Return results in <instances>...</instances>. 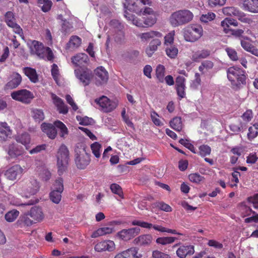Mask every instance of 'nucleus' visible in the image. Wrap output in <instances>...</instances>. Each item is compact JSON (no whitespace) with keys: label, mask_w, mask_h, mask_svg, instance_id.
Listing matches in <instances>:
<instances>
[{"label":"nucleus","mask_w":258,"mask_h":258,"mask_svg":"<svg viewBox=\"0 0 258 258\" xmlns=\"http://www.w3.org/2000/svg\"><path fill=\"white\" fill-rule=\"evenodd\" d=\"M227 75L234 89H239L242 85L246 84L245 72L239 67L236 66L230 67L227 70Z\"/></svg>","instance_id":"nucleus-1"},{"label":"nucleus","mask_w":258,"mask_h":258,"mask_svg":"<svg viewBox=\"0 0 258 258\" xmlns=\"http://www.w3.org/2000/svg\"><path fill=\"white\" fill-rule=\"evenodd\" d=\"M193 17L192 13L189 10H179L171 14L169 20L172 26L177 27L188 23L192 20Z\"/></svg>","instance_id":"nucleus-2"},{"label":"nucleus","mask_w":258,"mask_h":258,"mask_svg":"<svg viewBox=\"0 0 258 258\" xmlns=\"http://www.w3.org/2000/svg\"><path fill=\"white\" fill-rule=\"evenodd\" d=\"M58 174L61 175L65 171L69 160V152L64 145L59 147L57 154Z\"/></svg>","instance_id":"nucleus-3"},{"label":"nucleus","mask_w":258,"mask_h":258,"mask_svg":"<svg viewBox=\"0 0 258 258\" xmlns=\"http://www.w3.org/2000/svg\"><path fill=\"white\" fill-rule=\"evenodd\" d=\"M203 28L198 24L187 26L184 30V37L186 41L195 42L203 35Z\"/></svg>","instance_id":"nucleus-4"},{"label":"nucleus","mask_w":258,"mask_h":258,"mask_svg":"<svg viewBox=\"0 0 258 258\" xmlns=\"http://www.w3.org/2000/svg\"><path fill=\"white\" fill-rule=\"evenodd\" d=\"M132 225L134 226H139L143 228L147 229H151L153 228L155 230L161 232H167L172 234H177L179 235H183V234L177 232L175 229H171L164 227L161 225H153L151 223H149L146 222L134 220L132 222Z\"/></svg>","instance_id":"nucleus-5"},{"label":"nucleus","mask_w":258,"mask_h":258,"mask_svg":"<svg viewBox=\"0 0 258 258\" xmlns=\"http://www.w3.org/2000/svg\"><path fill=\"white\" fill-rule=\"evenodd\" d=\"M126 4L124 7L130 11L134 12L137 14L141 13L145 5L151 6L152 2L151 0H126Z\"/></svg>","instance_id":"nucleus-6"},{"label":"nucleus","mask_w":258,"mask_h":258,"mask_svg":"<svg viewBox=\"0 0 258 258\" xmlns=\"http://www.w3.org/2000/svg\"><path fill=\"white\" fill-rule=\"evenodd\" d=\"M54 189L50 193V200L55 204H58L61 199V193L63 190V180L58 178L54 184Z\"/></svg>","instance_id":"nucleus-7"},{"label":"nucleus","mask_w":258,"mask_h":258,"mask_svg":"<svg viewBox=\"0 0 258 258\" xmlns=\"http://www.w3.org/2000/svg\"><path fill=\"white\" fill-rule=\"evenodd\" d=\"M12 98L17 101L28 104L34 98L33 93L26 89L14 91L11 93Z\"/></svg>","instance_id":"nucleus-8"},{"label":"nucleus","mask_w":258,"mask_h":258,"mask_svg":"<svg viewBox=\"0 0 258 258\" xmlns=\"http://www.w3.org/2000/svg\"><path fill=\"white\" fill-rule=\"evenodd\" d=\"M141 229L139 227H133L123 229L118 231L116 234V237L121 240L127 241L133 239L140 232Z\"/></svg>","instance_id":"nucleus-9"},{"label":"nucleus","mask_w":258,"mask_h":258,"mask_svg":"<svg viewBox=\"0 0 258 258\" xmlns=\"http://www.w3.org/2000/svg\"><path fill=\"white\" fill-rule=\"evenodd\" d=\"M76 77L79 79L83 85H88L93 77L92 71L88 68H80L75 70Z\"/></svg>","instance_id":"nucleus-10"},{"label":"nucleus","mask_w":258,"mask_h":258,"mask_svg":"<svg viewBox=\"0 0 258 258\" xmlns=\"http://www.w3.org/2000/svg\"><path fill=\"white\" fill-rule=\"evenodd\" d=\"M22 189L30 195H35L39 190V182L34 178L26 180L22 183Z\"/></svg>","instance_id":"nucleus-11"},{"label":"nucleus","mask_w":258,"mask_h":258,"mask_svg":"<svg viewBox=\"0 0 258 258\" xmlns=\"http://www.w3.org/2000/svg\"><path fill=\"white\" fill-rule=\"evenodd\" d=\"M95 102L101 108L103 112H109L115 109L117 106L116 103L111 101L106 96H102L95 100Z\"/></svg>","instance_id":"nucleus-12"},{"label":"nucleus","mask_w":258,"mask_h":258,"mask_svg":"<svg viewBox=\"0 0 258 258\" xmlns=\"http://www.w3.org/2000/svg\"><path fill=\"white\" fill-rule=\"evenodd\" d=\"M21 76L17 72H13L9 77V81L5 85V90L14 89L18 87L22 82Z\"/></svg>","instance_id":"nucleus-13"},{"label":"nucleus","mask_w":258,"mask_h":258,"mask_svg":"<svg viewBox=\"0 0 258 258\" xmlns=\"http://www.w3.org/2000/svg\"><path fill=\"white\" fill-rule=\"evenodd\" d=\"M45 48L42 42L37 40L31 41L30 47L31 54H35L40 58H44Z\"/></svg>","instance_id":"nucleus-14"},{"label":"nucleus","mask_w":258,"mask_h":258,"mask_svg":"<svg viewBox=\"0 0 258 258\" xmlns=\"http://www.w3.org/2000/svg\"><path fill=\"white\" fill-rule=\"evenodd\" d=\"M94 73L97 85H101L107 83L108 79V74L103 67H98L95 70Z\"/></svg>","instance_id":"nucleus-15"},{"label":"nucleus","mask_w":258,"mask_h":258,"mask_svg":"<svg viewBox=\"0 0 258 258\" xmlns=\"http://www.w3.org/2000/svg\"><path fill=\"white\" fill-rule=\"evenodd\" d=\"M7 151L11 158H16L22 156L25 152L22 146L15 143L10 144Z\"/></svg>","instance_id":"nucleus-16"},{"label":"nucleus","mask_w":258,"mask_h":258,"mask_svg":"<svg viewBox=\"0 0 258 258\" xmlns=\"http://www.w3.org/2000/svg\"><path fill=\"white\" fill-rule=\"evenodd\" d=\"M110 25L113 27L114 31L116 32V35L114 36L115 41L117 42H120L124 37L123 25L116 20H111Z\"/></svg>","instance_id":"nucleus-17"},{"label":"nucleus","mask_w":258,"mask_h":258,"mask_svg":"<svg viewBox=\"0 0 258 258\" xmlns=\"http://www.w3.org/2000/svg\"><path fill=\"white\" fill-rule=\"evenodd\" d=\"M23 169L19 165H15L9 168L5 175L10 180H14L19 177L23 173Z\"/></svg>","instance_id":"nucleus-18"},{"label":"nucleus","mask_w":258,"mask_h":258,"mask_svg":"<svg viewBox=\"0 0 258 258\" xmlns=\"http://www.w3.org/2000/svg\"><path fill=\"white\" fill-rule=\"evenodd\" d=\"M50 95L53 103L57 107L58 112L60 113L67 114L68 112V107L64 104L63 101L53 93H51Z\"/></svg>","instance_id":"nucleus-19"},{"label":"nucleus","mask_w":258,"mask_h":258,"mask_svg":"<svg viewBox=\"0 0 258 258\" xmlns=\"http://www.w3.org/2000/svg\"><path fill=\"white\" fill-rule=\"evenodd\" d=\"M41 128L42 131L46 134L49 138L54 139L56 137L57 131L54 124L43 122L41 125Z\"/></svg>","instance_id":"nucleus-20"},{"label":"nucleus","mask_w":258,"mask_h":258,"mask_svg":"<svg viewBox=\"0 0 258 258\" xmlns=\"http://www.w3.org/2000/svg\"><path fill=\"white\" fill-rule=\"evenodd\" d=\"M153 240V237L151 234H142L135 238L133 241L135 245L141 246H147L150 245Z\"/></svg>","instance_id":"nucleus-21"},{"label":"nucleus","mask_w":258,"mask_h":258,"mask_svg":"<svg viewBox=\"0 0 258 258\" xmlns=\"http://www.w3.org/2000/svg\"><path fill=\"white\" fill-rule=\"evenodd\" d=\"M195 252L193 245H182L176 250V254L180 258H185L187 255H191Z\"/></svg>","instance_id":"nucleus-22"},{"label":"nucleus","mask_w":258,"mask_h":258,"mask_svg":"<svg viewBox=\"0 0 258 258\" xmlns=\"http://www.w3.org/2000/svg\"><path fill=\"white\" fill-rule=\"evenodd\" d=\"M161 44L160 40L158 38L153 39L145 49V53L148 57H151L157 50L158 47Z\"/></svg>","instance_id":"nucleus-23"},{"label":"nucleus","mask_w":258,"mask_h":258,"mask_svg":"<svg viewBox=\"0 0 258 258\" xmlns=\"http://www.w3.org/2000/svg\"><path fill=\"white\" fill-rule=\"evenodd\" d=\"M82 43V39L77 35L72 36L69 42L67 43L66 49L69 51H73L78 48Z\"/></svg>","instance_id":"nucleus-24"},{"label":"nucleus","mask_w":258,"mask_h":258,"mask_svg":"<svg viewBox=\"0 0 258 258\" xmlns=\"http://www.w3.org/2000/svg\"><path fill=\"white\" fill-rule=\"evenodd\" d=\"M243 9L251 13H258V0H244Z\"/></svg>","instance_id":"nucleus-25"},{"label":"nucleus","mask_w":258,"mask_h":258,"mask_svg":"<svg viewBox=\"0 0 258 258\" xmlns=\"http://www.w3.org/2000/svg\"><path fill=\"white\" fill-rule=\"evenodd\" d=\"M75 162L78 168L84 169L90 163V155L88 154H85L81 156H76L75 158Z\"/></svg>","instance_id":"nucleus-26"},{"label":"nucleus","mask_w":258,"mask_h":258,"mask_svg":"<svg viewBox=\"0 0 258 258\" xmlns=\"http://www.w3.org/2000/svg\"><path fill=\"white\" fill-rule=\"evenodd\" d=\"M29 216L35 221L37 222L41 221L44 217L42 209L37 206H34L31 208L29 212Z\"/></svg>","instance_id":"nucleus-27"},{"label":"nucleus","mask_w":258,"mask_h":258,"mask_svg":"<svg viewBox=\"0 0 258 258\" xmlns=\"http://www.w3.org/2000/svg\"><path fill=\"white\" fill-rule=\"evenodd\" d=\"M12 132L10 126L6 122H0V141H6L8 137L11 135Z\"/></svg>","instance_id":"nucleus-28"},{"label":"nucleus","mask_w":258,"mask_h":258,"mask_svg":"<svg viewBox=\"0 0 258 258\" xmlns=\"http://www.w3.org/2000/svg\"><path fill=\"white\" fill-rule=\"evenodd\" d=\"M222 12L225 15L236 17L239 20H241L244 15L243 13L234 7H225L223 8Z\"/></svg>","instance_id":"nucleus-29"},{"label":"nucleus","mask_w":258,"mask_h":258,"mask_svg":"<svg viewBox=\"0 0 258 258\" xmlns=\"http://www.w3.org/2000/svg\"><path fill=\"white\" fill-rule=\"evenodd\" d=\"M124 258H141L142 255L139 252V248L132 247L120 252Z\"/></svg>","instance_id":"nucleus-30"},{"label":"nucleus","mask_w":258,"mask_h":258,"mask_svg":"<svg viewBox=\"0 0 258 258\" xmlns=\"http://www.w3.org/2000/svg\"><path fill=\"white\" fill-rule=\"evenodd\" d=\"M89 61L88 55L84 53H79L72 57V62L76 66L87 64Z\"/></svg>","instance_id":"nucleus-31"},{"label":"nucleus","mask_w":258,"mask_h":258,"mask_svg":"<svg viewBox=\"0 0 258 258\" xmlns=\"http://www.w3.org/2000/svg\"><path fill=\"white\" fill-rule=\"evenodd\" d=\"M23 71L31 82L36 83L38 82V76L35 69L30 67H25Z\"/></svg>","instance_id":"nucleus-32"},{"label":"nucleus","mask_w":258,"mask_h":258,"mask_svg":"<svg viewBox=\"0 0 258 258\" xmlns=\"http://www.w3.org/2000/svg\"><path fill=\"white\" fill-rule=\"evenodd\" d=\"M114 231L113 227H105L98 228L91 234L92 238H97L101 236L112 233Z\"/></svg>","instance_id":"nucleus-33"},{"label":"nucleus","mask_w":258,"mask_h":258,"mask_svg":"<svg viewBox=\"0 0 258 258\" xmlns=\"http://www.w3.org/2000/svg\"><path fill=\"white\" fill-rule=\"evenodd\" d=\"M246 40H248L247 37H245ZM241 45L246 51L251 53L252 54L258 56V49L253 46L249 41L243 40L241 41Z\"/></svg>","instance_id":"nucleus-34"},{"label":"nucleus","mask_w":258,"mask_h":258,"mask_svg":"<svg viewBox=\"0 0 258 258\" xmlns=\"http://www.w3.org/2000/svg\"><path fill=\"white\" fill-rule=\"evenodd\" d=\"M211 51L208 49H202L195 52L192 55L191 59L194 61L198 62L201 59L207 58L210 56Z\"/></svg>","instance_id":"nucleus-35"},{"label":"nucleus","mask_w":258,"mask_h":258,"mask_svg":"<svg viewBox=\"0 0 258 258\" xmlns=\"http://www.w3.org/2000/svg\"><path fill=\"white\" fill-rule=\"evenodd\" d=\"M29 215V213H27L20 217L17 224L21 228L30 226L33 224V220L30 219Z\"/></svg>","instance_id":"nucleus-36"},{"label":"nucleus","mask_w":258,"mask_h":258,"mask_svg":"<svg viewBox=\"0 0 258 258\" xmlns=\"http://www.w3.org/2000/svg\"><path fill=\"white\" fill-rule=\"evenodd\" d=\"M139 36L142 41H148L155 37H161L162 34L159 32L150 31L147 32L142 33L139 34Z\"/></svg>","instance_id":"nucleus-37"},{"label":"nucleus","mask_w":258,"mask_h":258,"mask_svg":"<svg viewBox=\"0 0 258 258\" xmlns=\"http://www.w3.org/2000/svg\"><path fill=\"white\" fill-rule=\"evenodd\" d=\"M15 140L18 143L26 146L30 143L31 137L29 133L24 132L16 136L15 137Z\"/></svg>","instance_id":"nucleus-38"},{"label":"nucleus","mask_w":258,"mask_h":258,"mask_svg":"<svg viewBox=\"0 0 258 258\" xmlns=\"http://www.w3.org/2000/svg\"><path fill=\"white\" fill-rule=\"evenodd\" d=\"M221 26L223 28L224 32L226 33H228L229 31H228V29H231L229 28L230 25L237 26L238 22L234 19L227 18L221 22Z\"/></svg>","instance_id":"nucleus-39"},{"label":"nucleus","mask_w":258,"mask_h":258,"mask_svg":"<svg viewBox=\"0 0 258 258\" xmlns=\"http://www.w3.org/2000/svg\"><path fill=\"white\" fill-rule=\"evenodd\" d=\"M165 68L163 65L158 64L156 69V77L158 81L160 83L164 82L165 75Z\"/></svg>","instance_id":"nucleus-40"},{"label":"nucleus","mask_w":258,"mask_h":258,"mask_svg":"<svg viewBox=\"0 0 258 258\" xmlns=\"http://www.w3.org/2000/svg\"><path fill=\"white\" fill-rule=\"evenodd\" d=\"M214 67L213 61L209 60H205L202 62L201 64L199 67V70L202 74H205Z\"/></svg>","instance_id":"nucleus-41"},{"label":"nucleus","mask_w":258,"mask_h":258,"mask_svg":"<svg viewBox=\"0 0 258 258\" xmlns=\"http://www.w3.org/2000/svg\"><path fill=\"white\" fill-rule=\"evenodd\" d=\"M177 238L172 236L158 237L156 240V242L158 244L165 245L173 243Z\"/></svg>","instance_id":"nucleus-42"},{"label":"nucleus","mask_w":258,"mask_h":258,"mask_svg":"<svg viewBox=\"0 0 258 258\" xmlns=\"http://www.w3.org/2000/svg\"><path fill=\"white\" fill-rule=\"evenodd\" d=\"M170 125L173 130L180 132L182 129L181 118L180 117H175L170 121Z\"/></svg>","instance_id":"nucleus-43"},{"label":"nucleus","mask_w":258,"mask_h":258,"mask_svg":"<svg viewBox=\"0 0 258 258\" xmlns=\"http://www.w3.org/2000/svg\"><path fill=\"white\" fill-rule=\"evenodd\" d=\"M239 209L242 217L248 216L250 215L251 213H255L249 207L246 206L245 203H242L239 205Z\"/></svg>","instance_id":"nucleus-44"},{"label":"nucleus","mask_w":258,"mask_h":258,"mask_svg":"<svg viewBox=\"0 0 258 258\" xmlns=\"http://www.w3.org/2000/svg\"><path fill=\"white\" fill-rule=\"evenodd\" d=\"M54 124L56 127L60 130V136L63 137L65 135L68 134V130L66 125L61 121L56 120L54 122Z\"/></svg>","instance_id":"nucleus-45"},{"label":"nucleus","mask_w":258,"mask_h":258,"mask_svg":"<svg viewBox=\"0 0 258 258\" xmlns=\"http://www.w3.org/2000/svg\"><path fill=\"white\" fill-rule=\"evenodd\" d=\"M32 116L35 121L40 122L44 119V114L41 109H34L32 111Z\"/></svg>","instance_id":"nucleus-46"},{"label":"nucleus","mask_w":258,"mask_h":258,"mask_svg":"<svg viewBox=\"0 0 258 258\" xmlns=\"http://www.w3.org/2000/svg\"><path fill=\"white\" fill-rule=\"evenodd\" d=\"M112 192L118 195L121 199H123L124 195L121 187L117 183H112L110 186Z\"/></svg>","instance_id":"nucleus-47"},{"label":"nucleus","mask_w":258,"mask_h":258,"mask_svg":"<svg viewBox=\"0 0 258 258\" xmlns=\"http://www.w3.org/2000/svg\"><path fill=\"white\" fill-rule=\"evenodd\" d=\"M8 200L9 201V203L10 204L16 206H23V205H32L35 204V203L32 201H30L28 203L26 204H22L21 203V201L17 198H15V197L10 195L8 197Z\"/></svg>","instance_id":"nucleus-48"},{"label":"nucleus","mask_w":258,"mask_h":258,"mask_svg":"<svg viewBox=\"0 0 258 258\" xmlns=\"http://www.w3.org/2000/svg\"><path fill=\"white\" fill-rule=\"evenodd\" d=\"M166 55L170 58H174L177 55L178 50L174 45H170L169 46H167L166 49Z\"/></svg>","instance_id":"nucleus-49"},{"label":"nucleus","mask_w":258,"mask_h":258,"mask_svg":"<svg viewBox=\"0 0 258 258\" xmlns=\"http://www.w3.org/2000/svg\"><path fill=\"white\" fill-rule=\"evenodd\" d=\"M19 215V212L17 210H13L9 211L5 215V219L7 222H12L14 221Z\"/></svg>","instance_id":"nucleus-50"},{"label":"nucleus","mask_w":258,"mask_h":258,"mask_svg":"<svg viewBox=\"0 0 258 258\" xmlns=\"http://www.w3.org/2000/svg\"><path fill=\"white\" fill-rule=\"evenodd\" d=\"M38 3L44 12H48L52 7V3L51 0H37Z\"/></svg>","instance_id":"nucleus-51"},{"label":"nucleus","mask_w":258,"mask_h":258,"mask_svg":"<svg viewBox=\"0 0 258 258\" xmlns=\"http://www.w3.org/2000/svg\"><path fill=\"white\" fill-rule=\"evenodd\" d=\"M101 145L98 142H94L91 145V149L93 155L97 158H99L101 156L100 150L101 149Z\"/></svg>","instance_id":"nucleus-52"},{"label":"nucleus","mask_w":258,"mask_h":258,"mask_svg":"<svg viewBox=\"0 0 258 258\" xmlns=\"http://www.w3.org/2000/svg\"><path fill=\"white\" fill-rule=\"evenodd\" d=\"M73 26L66 19L62 20L61 31L64 35L69 34L72 30Z\"/></svg>","instance_id":"nucleus-53"},{"label":"nucleus","mask_w":258,"mask_h":258,"mask_svg":"<svg viewBox=\"0 0 258 258\" xmlns=\"http://www.w3.org/2000/svg\"><path fill=\"white\" fill-rule=\"evenodd\" d=\"M188 179L191 182L199 184L203 181L205 179V178L199 173H195L190 174L188 175Z\"/></svg>","instance_id":"nucleus-54"},{"label":"nucleus","mask_w":258,"mask_h":258,"mask_svg":"<svg viewBox=\"0 0 258 258\" xmlns=\"http://www.w3.org/2000/svg\"><path fill=\"white\" fill-rule=\"evenodd\" d=\"M75 158L76 156H81L85 154H87L86 152L85 145L82 143H79L77 145L75 149Z\"/></svg>","instance_id":"nucleus-55"},{"label":"nucleus","mask_w":258,"mask_h":258,"mask_svg":"<svg viewBox=\"0 0 258 258\" xmlns=\"http://www.w3.org/2000/svg\"><path fill=\"white\" fill-rule=\"evenodd\" d=\"M211 149L207 145H202L199 147V153L202 157H205L210 154Z\"/></svg>","instance_id":"nucleus-56"},{"label":"nucleus","mask_w":258,"mask_h":258,"mask_svg":"<svg viewBox=\"0 0 258 258\" xmlns=\"http://www.w3.org/2000/svg\"><path fill=\"white\" fill-rule=\"evenodd\" d=\"M216 17L215 14L213 12H209L207 14H203L200 17L202 22L207 23L213 20Z\"/></svg>","instance_id":"nucleus-57"},{"label":"nucleus","mask_w":258,"mask_h":258,"mask_svg":"<svg viewBox=\"0 0 258 258\" xmlns=\"http://www.w3.org/2000/svg\"><path fill=\"white\" fill-rule=\"evenodd\" d=\"M157 15H149L146 18H144L146 27L153 26L157 21Z\"/></svg>","instance_id":"nucleus-58"},{"label":"nucleus","mask_w":258,"mask_h":258,"mask_svg":"<svg viewBox=\"0 0 258 258\" xmlns=\"http://www.w3.org/2000/svg\"><path fill=\"white\" fill-rule=\"evenodd\" d=\"M5 22L8 26L15 22L14 14L12 12H7L5 15Z\"/></svg>","instance_id":"nucleus-59"},{"label":"nucleus","mask_w":258,"mask_h":258,"mask_svg":"<svg viewBox=\"0 0 258 258\" xmlns=\"http://www.w3.org/2000/svg\"><path fill=\"white\" fill-rule=\"evenodd\" d=\"M9 27L12 28L14 33L19 35L22 38H24L23 32L20 25L15 22L9 25Z\"/></svg>","instance_id":"nucleus-60"},{"label":"nucleus","mask_w":258,"mask_h":258,"mask_svg":"<svg viewBox=\"0 0 258 258\" xmlns=\"http://www.w3.org/2000/svg\"><path fill=\"white\" fill-rule=\"evenodd\" d=\"M150 258H171V257L168 254L158 250H155L152 251V256Z\"/></svg>","instance_id":"nucleus-61"},{"label":"nucleus","mask_w":258,"mask_h":258,"mask_svg":"<svg viewBox=\"0 0 258 258\" xmlns=\"http://www.w3.org/2000/svg\"><path fill=\"white\" fill-rule=\"evenodd\" d=\"M51 75L56 83H58V77L59 75V70L57 66L53 63L51 66Z\"/></svg>","instance_id":"nucleus-62"},{"label":"nucleus","mask_w":258,"mask_h":258,"mask_svg":"<svg viewBox=\"0 0 258 258\" xmlns=\"http://www.w3.org/2000/svg\"><path fill=\"white\" fill-rule=\"evenodd\" d=\"M179 143L188 149L190 151L194 153H196L195 148L192 144L189 142V141L186 139H181L179 141Z\"/></svg>","instance_id":"nucleus-63"},{"label":"nucleus","mask_w":258,"mask_h":258,"mask_svg":"<svg viewBox=\"0 0 258 258\" xmlns=\"http://www.w3.org/2000/svg\"><path fill=\"white\" fill-rule=\"evenodd\" d=\"M156 207L160 210L166 212H170L172 211V208L168 204L163 202H158L156 203Z\"/></svg>","instance_id":"nucleus-64"}]
</instances>
